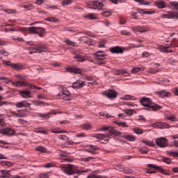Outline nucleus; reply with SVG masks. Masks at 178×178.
I'll return each instance as SVG.
<instances>
[{
	"label": "nucleus",
	"instance_id": "1",
	"mask_svg": "<svg viewBox=\"0 0 178 178\" xmlns=\"http://www.w3.org/2000/svg\"><path fill=\"white\" fill-rule=\"evenodd\" d=\"M141 105L147 108V111H159L162 109V106L152 102V100L148 97H143L140 101Z\"/></svg>",
	"mask_w": 178,
	"mask_h": 178
},
{
	"label": "nucleus",
	"instance_id": "2",
	"mask_svg": "<svg viewBox=\"0 0 178 178\" xmlns=\"http://www.w3.org/2000/svg\"><path fill=\"white\" fill-rule=\"evenodd\" d=\"M119 134H120V132L111 129H109V132L106 135V134H99L95 137V138H97V140H100V143H103V144H106V143H108V141H109V138H111V136H119Z\"/></svg>",
	"mask_w": 178,
	"mask_h": 178
},
{
	"label": "nucleus",
	"instance_id": "3",
	"mask_svg": "<svg viewBox=\"0 0 178 178\" xmlns=\"http://www.w3.org/2000/svg\"><path fill=\"white\" fill-rule=\"evenodd\" d=\"M22 30L26 33H29V34H38L40 38H42L44 34H45V29L42 27L31 26L29 28H23Z\"/></svg>",
	"mask_w": 178,
	"mask_h": 178
},
{
	"label": "nucleus",
	"instance_id": "4",
	"mask_svg": "<svg viewBox=\"0 0 178 178\" xmlns=\"http://www.w3.org/2000/svg\"><path fill=\"white\" fill-rule=\"evenodd\" d=\"M61 170L66 175H68V176H71L72 175H75V173L79 174L80 173V171L78 170L74 169V165H61L60 166Z\"/></svg>",
	"mask_w": 178,
	"mask_h": 178
},
{
	"label": "nucleus",
	"instance_id": "5",
	"mask_svg": "<svg viewBox=\"0 0 178 178\" xmlns=\"http://www.w3.org/2000/svg\"><path fill=\"white\" fill-rule=\"evenodd\" d=\"M168 141H169V140H168L166 137H160L155 139L156 145L160 148H165V147H168Z\"/></svg>",
	"mask_w": 178,
	"mask_h": 178
},
{
	"label": "nucleus",
	"instance_id": "6",
	"mask_svg": "<svg viewBox=\"0 0 178 178\" xmlns=\"http://www.w3.org/2000/svg\"><path fill=\"white\" fill-rule=\"evenodd\" d=\"M88 5L90 6V9H95L99 11L102 10V7L104 6V3L98 1H90Z\"/></svg>",
	"mask_w": 178,
	"mask_h": 178
},
{
	"label": "nucleus",
	"instance_id": "7",
	"mask_svg": "<svg viewBox=\"0 0 178 178\" xmlns=\"http://www.w3.org/2000/svg\"><path fill=\"white\" fill-rule=\"evenodd\" d=\"M102 95L106 97V98H108L109 99H115L118 95V93L116 92V90L113 89H109L102 92Z\"/></svg>",
	"mask_w": 178,
	"mask_h": 178
},
{
	"label": "nucleus",
	"instance_id": "8",
	"mask_svg": "<svg viewBox=\"0 0 178 178\" xmlns=\"http://www.w3.org/2000/svg\"><path fill=\"white\" fill-rule=\"evenodd\" d=\"M151 126L154 129H170V125L165 122H154Z\"/></svg>",
	"mask_w": 178,
	"mask_h": 178
},
{
	"label": "nucleus",
	"instance_id": "9",
	"mask_svg": "<svg viewBox=\"0 0 178 178\" xmlns=\"http://www.w3.org/2000/svg\"><path fill=\"white\" fill-rule=\"evenodd\" d=\"M84 86H86L85 81L78 80L72 83V88H82Z\"/></svg>",
	"mask_w": 178,
	"mask_h": 178
},
{
	"label": "nucleus",
	"instance_id": "10",
	"mask_svg": "<svg viewBox=\"0 0 178 178\" xmlns=\"http://www.w3.org/2000/svg\"><path fill=\"white\" fill-rule=\"evenodd\" d=\"M70 97V92L66 89L63 90V101H72Z\"/></svg>",
	"mask_w": 178,
	"mask_h": 178
},
{
	"label": "nucleus",
	"instance_id": "11",
	"mask_svg": "<svg viewBox=\"0 0 178 178\" xmlns=\"http://www.w3.org/2000/svg\"><path fill=\"white\" fill-rule=\"evenodd\" d=\"M15 106L17 108H30V104L27 101H22L16 103Z\"/></svg>",
	"mask_w": 178,
	"mask_h": 178
},
{
	"label": "nucleus",
	"instance_id": "12",
	"mask_svg": "<svg viewBox=\"0 0 178 178\" xmlns=\"http://www.w3.org/2000/svg\"><path fill=\"white\" fill-rule=\"evenodd\" d=\"M95 58L98 60H104L105 59V54L102 51H97L96 54H93Z\"/></svg>",
	"mask_w": 178,
	"mask_h": 178
},
{
	"label": "nucleus",
	"instance_id": "13",
	"mask_svg": "<svg viewBox=\"0 0 178 178\" xmlns=\"http://www.w3.org/2000/svg\"><path fill=\"white\" fill-rule=\"evenodd\" d=\"M13 130L10 128H6L1 131H0V134H3V136H12Z\"/></svg>",
	"mask_w": 178,
	"mask_h": 178
},
{
	"label": "nucleus",
	"instance_id": "14",
	"mask_svg": "<svg viewBox=\"0 0 178 178\" xmlns=\"http://www.w3.org/2000/svg\"><path fill=\"white\" fill-rule=\"evenodd\" d=\"M74 59H76L78 62H84L85 60H88V56L76 55L74 56Z\"/></svg>",
	"mask_w": 178,
	"mask_h": 178
},
{
	"label": "nucleus",
	"instance_id": "15",
	"mask_svg": "<svg viewBox=\"0 0 178 178\" xmlns=\"http://www.w3.org/2000/svg\"><path fill=\"white\" fill-rule=\"evenodd\" d=\"M154 4L159 8V9H163L164 8H166V3L163 1H157Z\"/></svg>",
	"mask_w": 178,
	"mask_h": 178
},
{
	"label": "nucleus",
	"instance_id": "16",
	"mask_svg": "<svg viewBox=\"0 0 178 178\" xmlns=\"http://www.w3.org/2000/svg\"><path fill=\"white\" fill-rule=\"evenodd\" d=\"M22 98H31V92L29 90H22L20 92Z\"/></svg>",
	"mask_w": 178,
	"mask_h": 178
},
{
	"label": "nucleus",
	"instance_id": "17",
	"mask_svg": "<svg viewBox=\"0 0 178 178\" xmlns=\"http://www.w3.org/2000/svg\"><path fill=\"white\" fill-rule=\"evenodd\" d=\"M13 87H23V86H27V83L24 81H18L12 83Z\"/></svg>",
	"mask_w": 178,
	"mask_h": 178
},
{
	"label": "nucleus",
	"instance_id": "18",
	"mask_svg": "<svg viewBox=\"0 0 178 178\" xmlns=\"http://www.w3.org/2000/svg\"><path fill=\"white\" fill-rule=\"evenodd\" d=\"M67 72L70 73H76V74H81V70L78 67H70L67 68Z\"/></svg>",
	"mask_w": 178,
	"mask_h": 178
},
{
	"label": "nucleus",
	"instance_id": "19",
	"mask_svg": "<svg viewBox=\"0 0 178 178\" xmlns=\"http://www.w3.org/2000/svg\"><path fill=\"white\" fill-rule=\"evenodd\" d=\"M159 95L161 98H163V97H172V93L167 92L166 90H160L159 92Z\"/></svg>",
	"mask_w": 178,
	"mask_h": 178
},
{
	"label": "nucleus",
	"instance_id": "20",
	"mask_svg": "<svg viewBox=\"0 0 178 178\" xmlns=\"http://www.w3.org/2000/svg\"><path fill=\"white\" fill-rule=\"evenodd\" d=\"M111 52L113 54H123V49L121 47H115L111 48Z\"/></svg>",
	"mask_w": 178,
	"mask_h": 178
},
{
	"label": "nucleus",
	"instance_id": "21",
	"mask_svg": "<svg viewBox=\"0 0 178 178\" xmlns=\"http://www.w3.org/2000/svg\"><path fill=\"white\" fill-rule=\"evenodd\" d=\"M84 19H88L89 20H95L96 19H98L97 15L94 13H90L87 14L86 15L83 16Z\"/></svg>",
	"mask_w": 178,
	"mask_h": 178
},
{
	"label": "nucleus",
	"instance_id": "22",
	"mask_svg": "<svg viewBox=\"0 0 178 178\" xmlns=\"http://www.w3.org/2000/svg\"><path fill=\"white\" fill-rule=\"evenodd\" d=\"M11 67L15 70H22V69H23V64L13 63V65H11Z\"/></svg>",
	"mask_w": 178,
	"mask_h": 178
},
{
	"label": "nucleus",
	"instance_id": "23",
	"mask_svg": "<svg viewBox=\"0 0 178 178\" xmlns=\"http://www.w3.org/2000/svg\"><path fill=\"white\" fill-rule=\"evenodd\" d=\"M168 19H178L177 13L174 11H168Z\"/></svg>",
	"mask_w": 178,
	"mask_h": 178
},
{
	"label": "nucleus",
	"instance_id": "24",
	"mask_svg": "<svg viewBox=\"0 0 178 178\" xmlns=\"http://www.w3.org/2000/svg\"><path fill=\"white\" fill-rule=\"evenodd\" d=\"M142 143H143L146 145H148V147H154L155 146V143H154V140H148L147 139H143L142 140Z\"/></svg>",
	"mask_w": 178,
	"mask_h": 178
},
{
	"label": "nucleus",
	"instance_id": "25",
	"mask_svg": "<svg viewBox=\"0 0 178 178\" xmlns=\"http://www.w3.org/2000/svg\"><path fill=\"white\" fill-rule=\"evenodd\" d=\"M52 115V113L49 112L47 113H38V116H39V118H43V119H49V118H51V115Z\"/></svg>",
	"mask_w": 178,
	"mask_h": 178
},
{
	"label": "nucleus",
	"instance_id": "26",
	"mask_svg": "<svg viewBox=\"0 0 178 178\" xmlns=\"http://www.w3.org/2000/svg\"><path fill=\"white\" fill-rule=\"evenodd\" d=\"M0 172L1 173V177H10V171L2 170Z\"/></svg>",
	"mask_w": 178,
	"mask_h": 178
},
{
	"label": "nucleus",
	"instance_id": "27",
	"mask_svg": "<svg viewBox=\"0 0 178 178\" xmlns=\"http://www.w3.org/2000/svg\"><path fill=\"white\" fill-rule=\"evenodd\" d=\"M1 166H7V168H10V166H13V163L8 161H3L1 162Z\"/></svg>",
	"mask_w": 178,
	"mask_h": 178
},
{
	"label": "nucleus",
	"instance_id": "28",
	"mask_svg": "<svg viewBox=\"0 0 178 178\" xmlns=\"http://www.w3.org/2000/svg\"><path fill=\"white\" fill-rule=\"evenodd\" d=\"M132 30L135 33H147V29H141L140 26L133 28Z\"/></svg>",
	"mask_w": 178,
	"mask_h": 178
},
{
	"label": "nucleus",
	"instance_id": "29",
	"mask_svg": "<svg viewBox=\"0 0 178 178\" xmlns=\"http://www.w3.org/2000/svg\"><path fill=\"white\" fill-rule=\"evenodd\" d=\"M81 127L83 130H91V129H92V125L90 124H83Z\"/></svg>",
	"mask_w": 178,
	"mask_h": 178
},
{
	"label": "nucleus",
	"instance_id": "30",
	"mask_svg": "<svg viewBox=\"0 0 178 178\" xmlns=\"http://www.w3.org/2000/svg\"><path fill=\"white\" fill-rule=\"evenodd\" d=\"M140 70L141 71L144 70V67H136L131 69V73H133L134 74H136V73H138V72H140Z\"/></svg>",
	"mask_w": 178,
	"mask_h": 178
},
{
	"label": "nucleus",
	"instance_id": "31",
	"mask_svg": "<svg viewBox=\"0 0 178 178\" xmlns=\"http://www.w3.org/2000/svg\"><path fill=\"white\" fill-rule=\"evenodd\" d=\"M45 20L47 22H52V23H58V22H59V20L58 19H56V17H54L45 18Z\"/></svg>",
	"mask_w": 178,
	"mask_h": 178
},
{
	"label": "nucleus",
	"instance_id": "32",
	"mask_svg": "<svg viewBox=\"0 0 178 178\" xmlns=\"http://www.w3.org/2000/svg\"><path fill=\"white\" fill-rule=\"evenodd\" d=\"M38 48L39 49L38 54H41V52L45 51L44 49H47V45L45 44L39 45L38 46Z\"/></svg>",
	"mask_w": 178,
	"mask_h": 178
},
{
	"label": "nucleus",
	"instance_id": "33",
	"mask_svg": "<svg viewBox=\"0 0 178 178\" xmlns=\"http://www.w3.org/2000/svg\"><path fill=\"white\" fill-rule=\"evenodd\" d=\"M21 8H24V9H26V10H31L34 9V6H33L32 4H27L22 6Z\"/></svg>",
	"mask_w": 178,
	"mask_h": 178
},
{
	"label": "nucleus",
	"instance_id": "34",
	"mask_svg": "<svg viewBox=\"0 0 178 178\" xmlns=\"http://www.w3.org/2000/svg\"><path fill=\"white\" fill-rule=\"evenodd\" d=\"M134 132L136 133V134H143V133H144V131L143 130V129L138 128V127H136L134 128Z\"/></svg>",
	"mask_w": 178,
	"mask_h": 178
},
{
	"label": "nucleus",
	"instance_id": "35",
	"mask_svg": "<svg viewBox=\"0 0 178 178\" xmlns=\"http://www.w3.org/2000/svg\"><path fill=\"white\" fill-rule=\"evenodd\" d=\"M127 72L124 70H117L115 71V74L120 76V74H126Z\"/></svg>",
	"mask_w": 178,
	"mask_h": 178
},
{
	"label": "nucleus",
	"instance_id": "36",
	"mask_svg": "<svg viewBox=\"0 0 178 178\" xmlns=\"http://www.w3.org/2000/svg\"><path fill=\"white\" fill-rule=\"evenodd\" d=\"M36 151H38L39 152H45L47 151V148L42 147V146H38L35 147Z\"/></svg>",
	"mask_w": 178,
	"mask_h": 178
},
{
	"label": "nucleus",
	"instance_id": "37",
	"mask_svg": "<svg viewBox=\"0 0 178 178\" xmlns=\"http://www.w3.org/2000/svg\"><path fill=\"white\" fill-rule=\"evenodd\" d=\"M65 42L67 43V45H70L71 47H76V42H72V40L69 39H66L65 40Z\"/></svg>",
	"mask_w": 178,
	"mask_h": 178
},
{
	"label": "nucleus",
	"instance_id": "38",
	"mask_svg": "<svg viewBox=\"0 0 178 178\" xmlns=\"http://www.w3.org/2000/svg\"><path fill=\"white\" fill-rule=\"evenodd\" d=\"M12 40H13V41H18V42H24V39H23V38H20V37L13 36Z\"/></svg>",
	"mask_w": 178,
	"mask_h": 178
},
{
	"label": "nucleus",
	"instance_id": "39",
	"mask_svg": "<svg viewBox=\"0 0 178 178\" xmlns=\"http://www.w3.org/2000/svg\"><path fill=\"white\" fill-rule=\"evenodd\" d=\"M3 115L0 114V126H6V123H5Z\"/></svg>",
	"mask_w": 178,
	"mask_h": 178
},
{
	"label": "nucleus",
	"instance_id": "40",
	"mask_svg": "<svg viewBox=\"0 0 178 178\" xmlns=\"http://www.w3.org/2000/svg\"><path fill=\"white\" fill-rule=\"evenodd\" d=\"M167 154L169 155L170 156L178 157V152H177L168 151V152H167Z\"/></svg>",
	"mask_w": 178,
	"mask_h": 178
},
{
	"label": "nucleus",
	"instance_id": "41",
	"mask_svg": "<svg viewBox=\"0 0 178 178\" xmlns=\"http://www.w3.org/2000/svg\"><path fill=\"white\" fill-rule=\"evenodd\" d=\"M163 162L167 163V165H170L172 163V160L169 157H165L162 159Z\"/></svg>",
	"mask_w": 178,
	"mask_h": 178
},
{
	"label": "nucleus",
	"instance_id": "42",
	"mask_svg": "<svg viewBox=\"0 0 178 178\" xmlns=\"http://www.w3.org/2000/svg\"><path fill=\"white\" fill-rule=\"evenodd\" d=\"M126 138L128 139L129 141H136V136H134V135H127Z\"/></svg>",
	"mask_w": 178,
	"mask_h": 178
},
{
	"label": "nucleus",
	"instance_id": "43",
	"mask_svg": "<svg viewBox=\"0 0 178 178\" xmlns=\"http://www.w3.org/2000/svg\"><path fill=\"white\" fill-rule=\"evenodd\" d=\"M122 99H131V101H135L136 97H134V96L127 95L126 96H124L122 97Z\"/></svg>",
	"mask_w": 178,
	"mask_h": 178
},
{
	"label": "nucleus",
	"instance_id": "44",
	"mask_svg": "<svg viewBox=\"0 0 178 178\" xmlns=\"http://www.w3.org/2000/svg\"><path fill=\"white\" fill-rule=\"evenodd\" d=\"M125 113L128 116H131L134 113V110H133V109H127L125 111Z\"/></svg>",
	"mask_w": 178,
	"mask_h": 178
},
{
	"label": "nucleus",
	"instance_id": "45",
	"mask_svg": "<svg viewBox=\"0 0 178 178\" xmlns=\"http://www.w3.org/2000/svg\"><path fill=\"white\" fill-rule=\"evenodd\" d=\"M31 51H30L31 54H37V52H40V49H38V46L37 47L31 48Z\"/></svg>",
	"mask_w": 178,
	"mask_h": 178
},
{
	"label": "nucleus",
	"instance_id": "46",
	"mask_svg": "<svg viewBox=\"0 0 178 178\" xmlns=\"http://www.w3.org/2000/svg\"><path fill=\"white\" fill-rule=\"evenodd\" d=\"M58 138L60 140H63L64 141H69V138L66 135H59Z\"/></svg>",
	"mask_w": 178,
	"mask_h": 178
},
{
	"label": "nucleus",
	"instance_id": "47",
	"mask_svg": "<svg viewBox=\"0 0 178 178\" xmlns=\"http://www.w3.org/2000/svg\"><path fill=\"white\" fill-rule=\"evenodd\" d=\"M14 116H16L17 118H24L26 114L24 113H14Z\"/></svg>",
	"mask_w": 178,
	"mask_h": 178
},
{
	"label": "nucleus",
	"instance_id": "48",
	"mask_svg": "<svg viewBox=\"0 0 178 178\" xmlns=\"http://www.w3.org/2000/svg\"><path fill=\"white\" fill-rule=\"evenodd\" d=\"M121 34H122V35H128L129 37H130V35H131V33L130 32L127 31V30L121 31Z\"/></svg>",
	"mask_w": 178,
	"mask_h": 178
},
{
	"label": "nucleus",
	"instance_id": "49",
	"mask_svg": "<svg viewBox=\"0 0 178 178\" xmlns=\"http://www.w3.org/2000/svg\"><path fill=\"white\" fill-rule=\"evenodd\" d=\"M155 170H159L161 173H163L165 172V170L162 168V166L156 165Z\"/></svg>",
	"mask_w": 178,
	"mask_h": 178
},
{
	"label": "nucleus",
	"instance_id": "50",
	"mask_svg": "<svg viewBox=\"0 0 178 178\" xmlns=\"http://www.w3.org/2000/svg\"><path fill=\"white\" fill-rule=\"evenodd\" d=\"M168 120H171V122H176L177 120V118L175 117L174 115H170L167 117Z\"/></svg>",
	"mask_w": 178,
	"mask_h": 178
},
{
	"label": "nucleus",
	"instance_id": "51",
	"mask_svg": "<svg viewBox=\"0 0 178 178\" xmlns=\"http://www.w3.org/2000/svg\"><path fill=\"white\" fill-rule=\"evenodd\" d=\"M72 0H63L61 1L62 5H70L72 3Z\"/></svg>",
	"mask_w": 178,
	"mask_h": 178
},
{
	"label": "nucleus",
	"instance_id": "52",
	"mask_svg": "<svg viewBox=\"0 0 178 178\" xmlns=\"http://www.w3.org/2000/svg\"><path fill=\"white\" fill-rule=\"evenodd\" d=\"M109 129H111V127L103 126L99 128V130H101L102 131H108V130H109Z\"/></svg>",
	"mask_w": 178,
	"mask_h": 178
},
{
	"label": "nucleus",
	"instance_id": "53",
	"mask_svg": "<svg viewBox=\"0 0 178 178\" xmlns=\"http://www.w3.org/2000/svg\"><path fill=\"white\" fill-rule=\"evenodd\" d=\"M161 70H156L154 67H150L149 68V71L151 73H152L153 74H155L156 73H158V72H160Z\"/></svg>",
	"mask_w": 178,
	"mask_h": 178
},
{
	"label": "nucleus",
	"instance_id": "54",
	"mask_svg": "<svg viewBox=\"0 0 178 178\" xmlns=\"http://www.w3.org/2000/svg\"><path fill=\"white\" fill-rule=\"evenodd\" d=\"M170 5H171V6L175 7V9H178V2L177 1H171V2H170Z\"/></svg>",
	"mask_w": 178,
	"mask_h": 178
},
{
	"label": "nucleus",
	"instance_id": "55",
	"mask_svg": "<svg viewBox=\"0 0 178 178\" xmlns=\"http://www.w3.org/2000/svg\"><path fill=\"white\" fill-rule=\"evenodd\" d=\"M159 49L161 52L165 53L166 52L167 46H161L159 48Z\"/></svg>",
	"mask_w": 178,
	"mask_h": 178
},
{
	"label": "nucleus",
	"instance_id": "56",
	"mask_svg": "<svg viewBox=\"0 0 178 178\" xmlns=\"http://www.w3.org/2000/svg\"><path fill=\"white\" fill-rule=\"evenodd\" d=\"M91 159H94V157H92V156L85 157L83 159V162H90V161H91Z\"/></svg>",
	"mask_w": 178,
	"mask_h": 178
},
{
	"label": "nucleus",
	"instance_id": "57",
	"mask_svg": "<svg viewBox=\"0 0 178 178\" xmlns=\"http://www.w3.org/2000/svg\"><path fill=\"white\" fill-rule=\"evenodd\" d=\"M104 17H109L111 16V12L110 11H104L102 14Z\"/></svg>",
	"mask_w": 178,
	"mask_h": 178
},
{
	"label": "nucleus",
	"instance_id": "58",
	"mask_svg": "<svg viewBox=\"0 0 178 178\" xmlns=\"http://www.w3.org/2000/svg\"><path fill=\"white\" fill-rule=\"evenodd\" d=\"M39 178H49V176L47 174L42 173L39 175Z\"/></svg>",
	"mask_w": 178,
	"mask_h": 178
},
{
	"label": "nucleus",
	"instance_id": "59",
	"mask_svg": "<svg viewBox=\"0 0 178 178\" xmlns=\"http://www.w3.org/2000/svg\"><path fill=\"white\" fill-rule=\"evenodd\" d=\"M51 133H55L56 134H59L60 133H63L62 130L58 129H51Z\"/></svg>",
	"mask_w": 178,
	"mask_h": 178
},
{
	"label": "nucleus",
	"instance_id": "60",
	"mask_svg": "<svg viewBox=\"0 0 178 178\" xmlns=\"http://www.w3.org/2000/svg\"><path fill=\"white\" fill-rule=\"evenodd\" d=\"M76 137H78V138L87 137V135L86 134V133H79L76 135Z\"/></svg>",
	"mask_w": 178,
	"mask_h": 178
},
{
	"label": "nucleus",
	"instance_id": "61",
	"mask_svg": "<svg viewBox=\"0 0 178 178\" xmlns=\"http://www.w3.org/2000/svg\"><path fill=\"white\" fill-rule=\"evenodd\" d=\"M44 168H54V163H46L44 165Z\"/></svg>",
	"mask_w": 178,
	"mask_h": 178
},
{
	"label": "nucleus",
	"instance_id": "62",
	"mask_svg": "<svg viewBox=\"0 0 178 178\" xmlns=\"http://www.w3.org/2000/svg\"><path fill=\"white\" fill-rule=\"evenodd\" d=\"M118 124L121 127H127V124H126V122H118Z\"/></svg>",
	"mask_w": 178,
	"mask_h": 178
},
{
	"label": "nucleus",
	"instance_id": "63",
	"mask_svg": "<svg viewBox=\"0 0 178 178\" xmlns=\"http://www.w3.org/2000/svg\"><path fill=\"white\" fill-rule=\"evenodd\" d=\"M139 152H140V154H148V150L140 149H139Z\"/></svg>",
	"mask_w": 178,
	"mask_h": 178
},
{
	"label": "nucleus",
	"instance_id": "64",
	"mask_svg": "<svg viewBox=\"0 0 178 178\" xmlns=\"http://www.w3.org/2000/svg\"><path fill=\"white\" fill-rule=\"evenodd\" d=\"M137 15H138V12H134L131 13V16H132V17H134V19H137Z\"/></svg>",
	"mask_w": 178,
	"mask_h": 178
}]
</instances>
